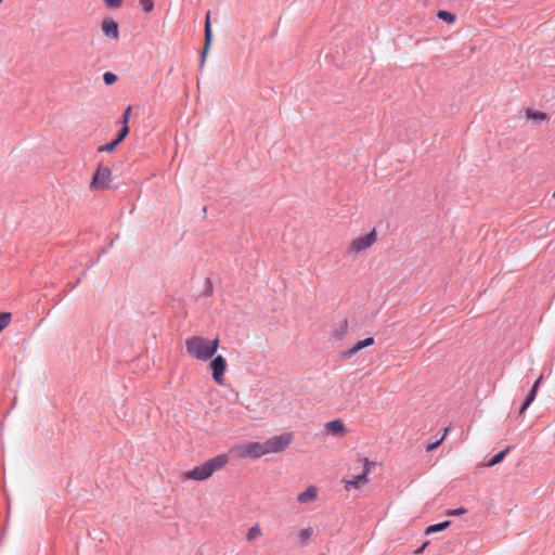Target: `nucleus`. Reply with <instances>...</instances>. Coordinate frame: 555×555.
Returning <instances> with one entry per match:
<instances>
[{"mask_svg":"<svg viewBox=\"0 0 555 555\" xmlns=\"http://www.w3.org/2000/svg\"><path fill=\"white\" fill-rule=\"evenodd\" d=\"M219 347V339L208 340L201 336H193L186 339L185 348L188 353L201 361H207L214 357Z\"/></svg>","mask_w":555,"mask_h":555,"instance_id":"f257e3e1","label":"nucleus"},{"mask_svg":"<svg viewBox=\"0 0 555 555\" xmlns=\"http://www.w3.org/2000/svg\"><path fill=\"white\" fill-rule=\"evenodd\" d=\"M229 462V456L227 454H219L199 466L194 467L185 474V479L192 480H206L208 479L216 470L224 467Z\"/></svg>","mask_w":555,"mask_h":555,"instance_id":"f03ea898","label":"nucleus"},{"mask_svg":"<svg viewBox=\"0 0 555 555\" xmlns=\"http://www.w3.org/2000/svg\"><path fill=\"white\" fill-rule=\"evenodd\" d=\"M293 441V434L285 433L282 435L273 436L264 441V446L268 449V453H278L284 451L289 443Z\"/></svg>","mask_w":555,"mask_h":555,"instance_id":"7ed1b4c3","label":"nucleus"},{"mask_svg":"<svg viewBox=\"0 0 555 555\" xmlns=\"http://www.w3.org/2000/svg\"><path fill=\"white\" fill-rule=\"evenodd\" d=\"M377 238V234L375 229L371 230L367 234L353 238L350 243L349 251L350 253H362L371 247Z\"/></svg>","mask_w":555,"mask_h":555,"instance_id":"20e7f679","label":"nucleus"},{"mask_svg":"<svg viewBox=\"0 0 555 555\" xmlns=\"http://www.w3.org/2000/svg\"><path fill=\"white\" fill-rule=\"evenodd\" d=\"M112 175V171L106 166H99L95 170L92 180H91V189L93 190H105L108 188V179Z\"/></svg>","mask_w":555,"mask_h":555,"instance_id":"39448f33","label":"nucleus"},{"mask_svg":"<svg viewBox=\"0 0 555 555\" xmlns=\"http://www.w3.org/2000/svg\"><path fill=\"white\" fill-rule=\"evenodd\" d=\"M363 469L360 474L354 475L350 480L346 481L345 489L350 490L352 488H358L360 485L367 482V474L370 473V469L372 466L375 465V463L370 462L367 459H363Z\"/></svg>","mask_w":555,"mask_h":555,"instance_id":"423d86ee","label":"nucleus"},{"mask_svg":"<svg viewBox=\"0 0 555 555\" xmlns=\"http://www.w3.org/2000/svg\"><path fill=\"white\" fill-rule=\"evenodd\" d=\"M210 369L212 371V379L217 384L221 385L223 382V375L227 371L225 359L221 354L216 356L210 362Z\"/></svg>","mask_w":555,"mask_h":555,"instance_id":"0eeeda50","label":"nucleus"},{"mask_svg":"<svg viewBox=\"0 0 555 555\" xmlns=\"http://www.w3.org/2000/svg\"><path fill=\"white\" fill-rule=\"evenodd\" d=\"M211 41H212V30H211V23H210V13L208 12L206 14V18H205L204 48L202 51L201 62H199L201 69L204 67L207 53L211 46Z\"/></svg>","mask_w":555,"mask_h":555,"instance_id":"6e6552de","label":"nucleus"},{"mask_svg":"<svg viewBox=\"0 0 555 555\" xmlns=\"http://www.w3.org/2000/svg\"><path fill=\"white\" fill-rule=\"evenodd\" d=\"M243 454L250 459H258L268 454V449L264 442H250L245 447Z\"/></svg>","mask_w":555,"mask_h":555,"instance_id":"1a4fd4ad","label":"nucleus"},{"mask_svg":"<svg viewBox=\"0 0 555 555\" xmlns=\"http://www.w3.org/2000/svg\"><path fill=\"white\" fill-rule=\"evenodd\" d=\"M374 344V338L373 337H366L362 340H359L357 341L351 348H349L348 350H345L343 353H341V358L343 359H350L351 357H353L357 352H359L360 350H362L363 348L365 347H369L371 345Z\"/></svg>","mask_w":555,"mask_h":555,"instance_id":"9d476101","label":"nucleus"},{"mask_svg":"<svg viewBox=\"0 0 555 555\" xmlns=\"http://www.w3.org/2000/svg\"><path fill=\"white\" fill-rule=\"evenodd\" d=\"M102 31L106 37L117 39L119 36L118 24L112 18H106L102 22Z\"/></svg>","mask_w":555,"mask_h":555,"instance_id":"9b49d317","label":"nucleus"},{"mask_svg":"<svg viewBox=\"0 0 555 555\" xmlns=\"http://www.w3.org/2000/svg\"><path fill=\"white\" fill-rule=\"evenodd\" d=\"M542 378L543 376L541 375L533 384L530 392L528 393V396L526 397L525 401L522 402L520 409H519V414H524L525 411L529 408V405L532 403V401L534 400L535 396H537V391L539 389V386L542 382Z\"/></svg>","mask_w":555,"mask_h":555,"instance_id":"f8f14e48","label":"nucleus"},{"mask_svg":"<svg viewBox=\"0 0 555 555\" xmlns=\"http://www.w3.org/2000/svg\"><path fill=\"white\" fill-rule=\"evenodd\" d=\"M326 433L333 436H340L346 433L345 424L341 420L336 418L325 424Z\"/></svg>","mask_w":555,"mask_h":555,"instance_id":"ddd939ff","label":"nucleus"},{"mask_svg":"<svg viewBox=\"0 0 555 555\" xmlns=\"http://www.w3.org/2000/svg\"><path fill=\"white\" fill-rule=\"evenodd\" d=\"M317 498V488L314 486L308 487L304 492L299 493L297 501L300 504L308 503Z\"/></svg>","mask_w":555,"mask_h":555,"instance_id":"4468645a","label":"nucleus"},{"mask_svg":"<svg viewBox=\"0 0 555 555\" xmlns=\"http://www.w3.org/2000/svg\"><path fill=\"white\" fill-rule=\"evenodd\" d=\"M511 448L507 447L505 450L503 451H500L499 453H496L495 455H493L487 463H486V466L487 467H492L499 463H501L504 457L506 456V454L509 452Z\"/></svg>","mask_w":555,"mask_h":555,"instance_id":"2eb2a0df","label":"nucleus"},{"mask_svg":"<svg viewBox=\"0 0 555 555\" xmlns=\"http://www.w3.org/2000/svg\"><path fill=\"white\" fill-rule=\"evenodd\" d=\"M450 525H451L450 520H446V521H442V522H439V524L430 525V526H428L426 528L425 533L426 534H431V533H435V532H440V531L447 529Z\"/></svg>","mask_w":555,"mask_h":555,"instance_id":"dca6fc26","label":"nucleus"},{"mask_svg":"<svg viewBox=\"0 0 555 555\" xmlns=\"http://www.w3.org/2000/svg\"><path fill=\"white\" fill-rule=\"evenodd\" d=\"M347 330H348V321L345 319L343 320L338 326L334 330L333 332V336L337 339H341L346 333H347Z\"/></svg>","mask_w":555,"mask_h":555,"instance_id":"f3484780","label":"nucleus"},{"mask_svg":"<svg viewBox=\"0 0 555 555\" xmlns=\"http://www.w3.org/2000/svg\"><path fill=\"white\" fill-rule=\"evenodd\" d=\"M526 114H527L528 118H530L532 120H535L538 122L547 119V115L545 113H543V112H540V111L527 109Z\"/></svg>","mask_w":555,"mask_h":555,"instance_id":"a211bd4d","label":"nucleus"},{"mask_svg":"<svg viewBox=\"0 0 555 555\" xmlns=\"http://www.w3.org/2000/svg\"><path fill=\"white\" fill-rule=\"evenodd\" d=\"M312 534H313V529L310 527L300 530L298 533L300 545L301 546L307 545L308 540L311 538Z\"/></svg>","mask_w":555,"mask_h":555,"instance_id":"6ab92c4d","label":"nucleus"},{"mask_svg":"<svg viewBox=\"0 0 555 555\" xmlns=\"http://www.w3.org/2000/svg\"><path fill=\"white\" fill-rule=\"evenodd\" d=\"M437 17L449 24L453 23L456 18L455 14L444 10L438 11Z\"/></svg>","mask_w":555,"mask_h":555,"instance_id":"aec40b11","label":"nucleus"},{"mask_svg":"<svg viewBox=\"0 0 555 555\" xmlns=\"http://www.w3.org/2000/svg\"><path fill=\"white\" fill-rule=\"evenodd\" d=\"M119 145V143L116 142V140L114 139L113 141H111L109 143H106L104 145H100L98 146L96 149V152L98 153H104V152H107V153H112L115 151V149Z\"/></svg>","mask_w":555,"mask_h":555,"instance_id":"412c9836","label":"nucleus"},{"mask_svg":"<svg viewBox=\"0 0 555 555\" xmlns=\"http://www.w3.org/2000/svg\"><path fill=\"white\" fill-rule=\"evenodd\" d=\"M260 535H261V530L258 525H255L248 529L247 534H246V540L253 541L254 539H256Z\"/></svg>","mask_w":555,"mask_h":555,"instance_id":"4be33fe9","label":"nucleus"},{"mask_svg":"<svg viewBox=\"0 0 555 555\" xmlns=\"http://www.w3.org/2000/svg\"><path fill=\"white\" fill-rule=\"evenodd\" d=\"M128 134H129V126L125 125L119 129V131L115 138L116 142L120 144L126 139V137Z\"/></svg>","mask_w":555,"mask_h":555,"instance_id":"5701e85b","label":"nucleus"},{"mask_svg":"<svg viewBox=\"0 0 555 555\" xmlns=\"http://www.w3.org/2000/svg\"><path fill=\"white\" fill-rule=\"evenodd\" d=\"M11 318V313L9 312L0 313V333L10 324Z\"/></svg>","mask_w":555,"mask_h":555,"instance_id":"b1692460","label":"nucleus"},{"mask_svg":"<svg viewBox=\"0 0 555 555\" xmlns=\"http://www.w3.org/2000/svg\"><path fill=\"white\" fill-rule=\"evenodd\" d=\"M103 81L106 86H111L117 81V75L112 72H106L103 75Z\"/></svg>","mask_w":555,"mask_h":555,"instance_id":"393cba45","label":"nucleus"},{"mask_svg":"<svg viewBox=\"0 0 555 555\" xmlns=\"http://www.w3.org/2000/svg\"><path fill=\"white\" fill-rule=\"evenodd\" d=\"M214 293V286H212V282L209 278H207L205 280V285H204V289H203V293L202 295L203 296H206V297H209L211 296Z\"/></svg>","mask_w":555,"mask_h":555,"instance_id":"a878e982","label":"nucleus"},{"mask_svg":"<svg viewBox=\"0 0 555 555\" xmlns=\"http://www.w3.org/2000/svg\"><path fill=\"white\" fill-rule=\"evenodd\" d=\"M140 4L145 13H150L154 9L153 0H140Z\"/></svg>","mask_w":555,"mask_h":555,"instance_id":"bb28decb","label":"nucleus"},{"mask_svg":"<svg viewBox=\"0 0 555 555\" xmlns=\"http://www.w3.org/2000/svg\"><path fill=\"white\" fill-rule=\"evenodd\" d=\"M449 428H446L444 429V433L443 435L441 436V438L433 443H429L426 448V451L427 452H430V451H434L435 449L438 448V446L442 442L443 438L446 437V434L448 433Z\"/></svg>","mask_w":555,"mask_h":555,"instance_id":"cd10ccee","label":"nucleus"},{"mask_svg":"<svg viewBox=\"0 0 555 555\" xmlns=\"http://www.w3.org/2000/svg\"><path fill=\"white\" fill-rule=\"evenodd\" d=\"M466 512H467L466 508L459 507V508H454V509H448L447 515L448 516H460V515L465 514Z\"/></svg>","mask_w":555,"mask_h":555,"instance_id":"c85d7f7f","label":"nucleus"},{"mask_svg":"<svg viewBox=\"0 0 555 555\" xmlns=\"http://www.w3.org/2000/svg\"><path fill=\"white\" fill-rule=\"evenodd\" d=\"M105 4L111 9L120 8L122 4V0H103Z\"/></svg>","mask_w":555,"mask_h":555,"instance_id":"c756f323","label":"nucleus"},{"mask_svg":"<svg viewBox=\"0 0 555 555\" xmlns=\"http://www.w3.org/2000/svg\"><path fill=\"white\" fill-rule=\"evenodd\" d=\"M130 114H131V106H128V107L126 108V111L124 112L122 117H121V119H120V124H121L122 126L128 125Z\"/></svg>","mask_w":555,"mask_h":555,"instance_id":"7c9ffc66","label":"nucleus"},{"mask_svg":"<svg viewBox=\"0 0 555 555\" xmlns=\"http://www.w3.org/2000/svg\"><path fill=\"white\" fill-rule=\"evenodd\" d=\"M81 281V278H78L77 281L75 282H69L67 283L66 287H65V293H69L72 292Z\"/></svg>","mask_w":555,"mask_h":555,"instance_id":"2f4dec72","label":"nucleus"},{"mask_svg":"<svg viewBox=\"0 0 555 555\" xmlns=\"http://www.w3.org/2000/svg\"><path fill=\"white\" fill-rule=\"evenodd\" d=\"M429 544V541H425L416 551H415V554H421L424 552V550L427 547V545Z\"/></svg>","mask_w":555,"mask_h":555,"instance_id":"473e14b6","label":"nucleus"},{"mask_svg":"<svg viewBox=\"0 0 555 555\" xmlns=\"http://www.w3.org/2000/svg\"><path fill=\"white\" fill-rule=\"evenodd\" d=\"M319 555H325V554H319Z\"/></svg>","mask_w":555,"mask_h":555,"instance_id":"72a5a7b5","label":"nucleus"},{"mask_svg":"<svg viewBox=\"0 0 555 555\" xmlns=\"http://www.w3.org/2000/svg\"><path fill=\"white\" fill-rule=\"evenodd\" d=\"M0 2H2V0H0Z\"/></svg>","mask_w":555,"mask_h":555,"instance_id":"f704fd0d","label":"nucleus"}]
</instances>
